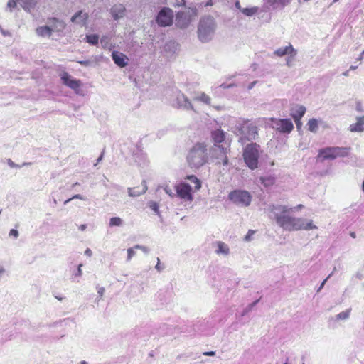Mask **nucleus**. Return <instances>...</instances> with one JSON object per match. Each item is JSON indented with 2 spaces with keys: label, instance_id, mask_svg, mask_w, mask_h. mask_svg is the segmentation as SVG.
<instances>
[{
  "label": "nucleus",
  "instance_id": "1",
  "mask_svg": "<svg viewBox=\"0 0 364 364\" xmlns=\"http://www.w3.org/2000/svg\"><path fill=\"white\" fill-rule=\"evenodd\" d=\"M292 211V208L280 204H270L267 209L269 218L284 230L291 232L318 228L311 220L291 216L290 213Z\"/></svg>",
  "mask_w": 364,
  "mask_h": 364
},
{
  "label": "nucleus",
  "instance_id": "2",
  "mask_svg": "<svg viewBox=\"0 0 364 364\" xmlns=\"http://www.w3.org/2000/svg\"><path fill=\"white\" fill-rule=\"evenodd\" d=\"M216 23L213 17L210 15L200 18L198 24V38L200 41L206 43L210 41L215 33Z\"/></svg>",
  "mask_w": 364,
  "mask_h": 364
},
{
  "label": "nucleus",
  "instance_id": "3",
  "mask_svg": "<svg viewBox=\"0 0 364 364\" xmlns=\"http://www.w3.org/2000/svg\"><path fill=\"white\" fill-rule=\"evenodd\" d=\"M234 133L240 136V141L243 139L247 141L255 140L257 136L258 128L253 124L250 123L248 120L245 119H239L235 124L233 129Z\"/></svg>",
  "mask_w": 364,
  "mask_h": 364
},
{
  "label": "nucleus",
  "instance_id": "4",
  "mask_svg": "<svg viewBox=\"0 0 364 364\" xmlns=\"http://www.w3.org/2000/svg\"><path fill=\"white\" fill-rule=\"evenodd\" d=\"M208 159L207 146L203 143L196 144L189 151L187 161L190 166L199 168L203 166Z\"/></svg>",
  "mask_w": 364,
  "mask_h": 364
},
{
  "label": "nucleus",
  "instance_id": "5",
  "mask_svg": "<svg viewBox=\"0 0 364 364\" xmlns=\"http://www.w3.org/2000/svg\"><path fill=\"white\" fill-rule=\"evenodd\" d=\"M198 14L196 6H189L178 11L176 14L175 25L181 29L187 28L197 17Z\"/></svg>",
  "mask_w": 364,
  "mask_h": 364
},
{
  "label": "nucleus",
  "instance_id": "6",
  "mask_svg": "<svg viewBox=\"0 0 364 364\" xmlns=\"http://www.w3.org/2000/svg\"><path fill=\"white\" fill-rule=\"evenodd\" d=\"M259 146L257 144L247 145L243 152V158L247 166L252 170L257 168Z\"/></svg>",
  "mask_w": 364,
  "mask_h": 364
},
{
  "label": "nucleus",
  "instance_id": "7",
  "mask_svg": "<svg viewBox=\"0 0 364 364\" xmlns=\"http://www.w3.org/2000/svg\"><path fill=\"white\" fill-rule=\"evenodd\" d=\"M349 150L350 149L347 147H326L319 150L318 157H322L323 160L335 159L337 157L347 156Z\"/></svg>",
  "mask_w": 364,
  "mask_h": 364
},
{
  "label": "nucleus",
  "instance_id": "8",
  "mask_svg": "<svg viewBox=\"0 0 364 364\" xmlns=\"http://www.w3.org/2000/svg\"><path fill=\"white\" fill-rule=\"evenodd\" d=\"M229 198L237 205L247 207L250 205L252 196L247 191L235 190L230 193Z\"/></svg>",
  "mask_w": 364,
  "mask_h": 364
},
{
  "label": "nucleus",
  "instance_id": "9",
  "mask_svg": "<svg viewBox=\"0 0 364 364\" xmlns=\"http://www.w3.org/2000/svg\"><path fill=\"white\" fill-rule=\"evenodd\" d=\"M173 10L168 7H164L159 11L156 21L160 26L166 27L171 26L173 23Z\"/></svg>",
  "mask_w": 364,
  "mask_h": 364
},
{
  "label": "nucleus",
  "instance_id": "10",
  "mask_svg": "<svg viewBox=\"0 0 364 364\" xmlns=\"http://www.w3.org/2000/svg\"><path fill=\"white\" fill-rule=\"evenodd\" d=\"M173 106L186 110H193V106L189 99L182 92L178 91L176 98L172 102Z\"/></svg>",
  "mask_w": 364,
  "mask_h": 364
},
{
  "label": "nucleus",
  "instance_id": "11",
  "mask_svg": "<svg viewBox=\"0 0 364 364\" xmlns=\"http://www.w3.org/2000/svg\"><path fill=\"white\" fill-rule=\"evenodd\" d=\"M272 127L282 133H289L294 128L293 123L289 119H272Z\"/></svg>",
  "mask_w": 364,
  "mask_h": 364
},
{
  "label": "nucleus",
  "instance_id": "12",
  "mask_svg": "<svg viewBox=\"0 0 364 364\" xmlns=\"http://www.w3.org/2000/svg\"><path fill=\"white\" fill-rule=\"evenodd\" d=\"M191 190V186L187 183H181L176 186V195L185 200H193Z\"/></svg>",
  "mask_w": 364,
  "mask_h": 364
},
{
  "label": "nucleus",
  "instance_id": "13",
  "mask_svg": "<svg viewBox=\"0 0 364 364\" xmlns=\"http://www.w3.org/2000/svg\"><path fill=\"white\" fill-rule=\"evenodd\" d=\"M61 80L64 85L73 90L75 93H79L80 88L82 85L80 80L73 78L70 75L65 72L62 74Z\"/></svg>",
  "mask_w": 364,
  "mask_h": 364
},
{
  "label": "nucleus",
  "instance_id": "14",
  "mask_svg": "<svg viewBox=\"0 0 364 364\" xmlns=\"http://www.w3.org/2000/svg\"><path fill=\"white\" fill-rule=\"evenodd\" d=\"M126 9L123 4H114L110 9V13L114 20H119L125 15Z\"/></svg>",
  "mask_w": 364,
  "mask_h": 364
},
{
  "label": "nucleus",
  "instance_id": "15",
  "mask_svg": "<svg viewBox=\"0 0 364 364\" xmlns=\"http://www.w3.org/2000/svg\"><path fill=\"white\" fill-rule=\"evenodd\" d=\"M112 58L114 63L121 68L125 67L128 63L127 57L122 53L113 51L112 53Z\"/></svg>",
  "mask_w": 364,
  "mask_h": 364
},
{
  "label": "nucleus",
  "instance_id": "16",
  "mask_svg": "<svg viewBox=\"0 0 364 364\" xmlns=\"http://www.w3.org/2000/svg\"><path fill=\"white\" fill-rule=\"evenodd\" d=\"M89 15L87 12L79 11L71 18V21L78 25L84 26L86 24Z\"/></svg>",
  "mask_w": 364,
  "mask_h": 364
},
{
  "label": "nucleus",
  "instance_id": "17",
  "mask_svg": "<svg viewBox=\"0 0 364 364\" xmlns=\"http://www.w3.org/2000/svg\"><path fill=\"white\" fill-rule=\"evenodd\" d=\"M349 130L352 132H364V115L356 117V122L349 126Z\"/></svg>",
  "mask_w": 364,
  "mask_h": 364
},
{
  "label": "nucleus",
  "instance_id": "18",
  "mask_svg": "<svg viewBox=\"0 0 364 364\" xmlns=\"http://www.w3.org/2000/svg\"><path fill=\"white\" fill-rule=\"evenodd\" d=\"M48 26L50 28L51 32H60L63 31L65 27L63 21H59L56 18L50 20Z\"/></svg>",
  "mask_w": 364,
  "mask_h": 364
},
{
  "label": "nucleus",
  "instance_id": "19",
  "mask_svg": "<svg viewBox=\"0 0 364 364\" xmlns=\"http://www.w3.org/2000/svg\"><path fill=\"white\" fill-rule=\"evenodd\" d=\"M295 53V49L292 46V45L289 44L285 47H281L275 50L273 54L277 57H283L284 55H288L289 53Z\"/></svg>",
  "mask_w": 364,
  "mask_h": 364
},
{
  "label": "nucleus",
  "instance_id": "20",
  "mask_svg": "<svg viewBox=\"0 0 364 364\" xmlns=\"http://www.w3.org/2000/svg\"><path fill=\"white\" fill-rule=\"evenodd\" d=\"M305 112V107L303 105H297L293 108L291 114L294 118V121H299L301 120V117L304 115Z\"/></svg>",
  "mask_w": 364,
  "mask_h": 364
},
{
  "label": "nucleus",
  "instance_id": "21",
  "mask_svg": "<svg viewBox=\"0 0 364 364\" xmlns=\"http://www.w3.org/2000/svg\"><path fill=\"white\" fill-rule=\"evenodd\" d=\"M178 50V44L174 41H169L164 46V50L168 55H172Z\"/></svg>",
  "mask_w": 364,
  "mask_h": 364
},
{
  "label": "nucleus",
  "instance_id": "22",
  "mask_svg": "<svg viewBox=\"0 0 364 364\" xmlns=\"http://www.w3.org/2000/svg\"><path fill=\"white\" fill-rule=\"evenodd\" d=\"M291 0H267V3L273 9L284 8L290 4Z\"/></svg>",
  "mask_w": 364,
  "mask_h": 364
},
{
  "label": "nucleus",
  "instance_id": "23",
  "mask_svg": "<svg viewBox=\"0 0 364 364\" xmlns=\"http://www.w3.org/2000/svg\"><path fill=\"white\" fill-rule=\"evenodd\" d=\"M212 138L215 144L223 142L225 139V133L221 129H217L212 132Z\"/></svg>",
  "mask_w": 364,
  "mask_h": 364
},
{
  "label": "nucleus",
  "instance_id": "24",
  "mask_svg": "<svg viewBox=\"0 0 364 364\" xmlns=\"http://www.w3.org/2000/svg\"><path fill=\"white\" fill-rule=\"evenodd\" d=\"M142 185H143V187H142L141 190H140V191L136 190V188H128L129 196L130 197H136V196H139L145 193L147 190V186L146 185L145 181H142Z\"/></svg>",
  "mask_w": 364,
  "mask_h": 364
},
{
  "label": "nucleus",
  "instance_id": "25",
  "mask_svg": "<svg viewBox=\"0 0 364 364\" xmlns=\"http://www.w3.org/2000/svg\"><path fill=\"white\" fill-rule=\"evenodd\" d=\"M217 250H215V252L218 255H223L225 256H227L230 254V248L228 245L223 242H217Z\"/></svg>",
  "mask_w": 364,
  "mask_h": 364
},
{
  "label": "nucleus",
  "instance_id": "26",
  "mask_svg": "<svg viewBox=\"0 0 364 364\" xmlns=\"http://www.w3.org/2000/svg\"><path fill=\"white\" fill-rule=\"evenodd\" d=\"M36 34L41 37H50L51 36L50 28L47 26H39L36 30Z\"/></svg>",
  "mask_w": 364,
  "mask_h": 364
},
{
  "label": "nucleus",
  "instance_id": "27",
  "mask_svg": "<svg viewBox=\"0 0 364 364\" xmlns=\"http://www.w3.org/2000/svg\"><path fill=\"white\" fill-rule=\"evenodd\" d=\"M194 100L200 101L205 105H210L211 102V98L209 95L205 92H199L194 97Z\"/></svg>",
  "mask_w": 364,
  "mask_h": 364
},
{
  "label": "nucleus",
  "instance_id": "28",
  "mask_svg": "<svg viewBox=\"0 0 364 364\" xmlns=\"http://www.w3.org/2000/svg\"><path fill=\"white\" fill-rule=\"evenodd\" d=\"M307 127L311 132L316 133L318 128V120L315 118L310 119L307 123Z\"/></svg>",
  "mask_w": 364,
  "mask_h": 364
},
{
  "label": "nucleus",
  "instance_id": "29",
  "mask_svg": "<svg viewBox=\"0 0 364 364\" xmlns=\"http://www.w3.org/2000/svg\"><path fill=\"white\" fill-rule=\"evenodd\" d=\"M259 8L257 6H252L250 8H244L241 9V12L246 16H252L258 13Z\"/></svg>",
  "mask_w": 364,
  "mask_h": 364
},
{
  "label": "nucleus",
  "instance_id": "30",
  "mask_svg": "<svg viewBox=\"0 0 364 364\" xmlns=\"http://www.w3.org/2000/svg\"><path fill=\"white\" fill-rule=\"evenodd\" d=\"M259 180L265 187H269L275 183L274 177L270 176L261 177Z\"/></svg>",
  "mask_w": 364,
  "mask_h": 364
},
{
  "label": "nucleus",
  "instance_id": "31",
  "mask_svg": "<svg viewBox=\"0 0 364 364\" xmlns=\"http://www.w3.org/2000/svg\"><path fill=\"white\" fill-rule=\"evenodd\" d=\"M25 10H30L36 5L37 0H21Z\"/></svg>",
  "mask_w": 364,
  "mask_h": 364
},
{
  "label": "nucleus",
  "instance_id": "32",
  "mask_svg": "<svg viewBox=\"0 0 364 364\" xmlns=\"http://www.w3.org/2000/svg\"><path fill=\"white\" fill-rule=\"evenodd\" d=\"M85 38L87 43L93 46L97 45L99 41V36L96 34L87 35Z\"/></svg>",
  "mask_w": 364,
  "mask_h": 364
},
{
  "label": "nucleus",
  "instance_id": "33",
  "mask_svg": "<svg viewBox=\"0 0 364 364\" xmlns=\"http://www.w3.org/2000/svg\"><path fill=\"white\" fill-rule=\"evenodd\" d=\"M187 178L194 184V188L195 190L198 191L201 187L200 181L193 175L188 176Z\"/></svg>",
  "mask_w": 364,
  "mask_h": 364
},
{
  "label": "nucleus",
  "instance_id": "34",
  "mask_svg": "<svg viewBox=\"0 0 364 364\" xmlns=\"http://www.w3.org/2000/svg\"><path fill=\"white\" fill-rule=\"evenodd\" d=\"M350 309L342 311L336 316V320H346L349 318L350 314Z\"/></svg>",
  "mask_w": 364,
  "mask_h": 364
},
{
  "label": "nucleus",
  "instance_id": "35",
  "mask_svg": "<svg viewBox=\"0 0 364 364\" xmlns=\"http://www.w3.org/2000/svg\"><path fill=\"white\" fill-rule=\"evenodd\" d=\"M122 223H123V221H122V218H120L119 217H114V218H110L109 224V226H111V227H114V226L119 227L122 225Z\"/></svg>",
  "mask_w": 364,
  "mask_h": 364
},
{
  "label": "nucleus",
  "instance_id": "36",
  "mask_svg": "<svg viewBox=\"0 0 364 364\" xmlns=\"http://www.w3.org/2000/svg\"><path fill=\"white\" fill-rule=\"evenodd\" d=\"M297 55V50L295 49V53H289L286 59V65L288 67H291L296 55Z\"/></svg>",
  "mask_w": 364,
  "mask_h": 364
},
{
  "label": "nucleus",
  "instance_id": "37",
  "mask_svg": "<svg viewBox=\"0 0 364 364\" xmlns=\"http://www.w3.org/2000/svg\"><path fill=\"white\" fill-rule=\"evenodd\" d=\"M149 207L154 210L157 215H159V205L157 203L154 201H150L149 203Z\"/></svg>",
  "mask_w": 364,
  "mask_h": 364
},
{
  "label": "nucleus",
  "instance_id": "38",
  "mask_svg": "<svg viewBox=\"0 0 364 364\" xmlns=\"http://www.w3.org/2000/svg\"><path fill=\"white\" fill-rule=\"evenodd\" d=\"M73 199H80V200H85L86 198H85L84 196H82L80 194H76V195H74L72 198L66 200L64 203L67 204L68 202H70V200H72Z\"/></svg>",
  "mask_w": 364,
  "mask_h": 364
},
{
  "label": "nucleus",
  "instance_id": "39",
  "mask_svg": "<svg viewBox=\"0 0 364 364\" xmlns=\"http://www.w3.org/2000/svg\"><path fill=\"white\" fill-rule=\"evenodd\" d=\"M134 249L141 250V251H143L144 253L147 254L149 252V250L148 247L139 245H136L134 247Z\"/></svg>",
  "mask_w": 364,
  "mask_h": 364
},
{
  "label": "nucleus",
  "instance_id": "40",
  "mask_svg": "<svg viewBox=\"0 0 364 364\" xmlns=\"http://www.w3.org/2000/svg\"><path fill=\"white\" fill-rule=\"evenodd\" d=\"M134 248H129L127 250V261H129L132 257L134 256L135 252L134 250Z\"/></svg>",
  "mask_w": 364,
  "mask_h": 364
},
{
  "label": "nucleus",
  "instance_id": "41",
  "mask_svg": "<svg viewBox=\"0 0 364 364\" xmlns=\"http://www.w3.org/2000/svg\"><path fill=\"white\" fill-rule=\"evenodd\" d=\"M164 190L166 192V193L168 194L170 197L173 198L175 196V193L168 186H165L164 188Z\"/></svg>",
  "mask_w": 364,
  "mask_h": 364
},
{
  "label": "nucleus",
  "instance_id": "42",
  "mask_svg": "<svg viewBox=\"0 0 364 364\" xmlns=\"http://www.w3.org/2000/svg\"><path fill=\"white\" fill-rule=\"evenodd\" d=\"M255 234V231L254 230H250L247 234V235L245 237V240L246 242H249L252 240V235Z\"/></svg>",
  "mask_w": 364,
  "mask_h": 364
},
{
  "label": "nucleus",
  "instance_id": "43",
  "mask_svg": "<svg viewBox=\"0 0 364 364\" xmlns=\"http://www.w3.org/2000/svg\"><path fill=\"white\" fill-rule=\"evenodd\" d=\"M185 0H175V2L173 3L174 6H181L185 5Z\"/></svg>",
  "mask_w": 364,
  "mask_h": 364
},
{
  "label": "nucleus",
  "instance_id": "44",
  "mask_svg": "<svg viewBox=\"0 0 364 364\" xmlns=\"http://www.w3.org/2000/svg\"><path fill=\"white\" fill-rule=\"evenodd\" d=\"M97 293L99 294V296L101 298L105 291V289L103 287H97Z\"/></svg>",
  "mask_w": 364,
  "mask_h": 364
},
{
  "label": "nucleus",
  "instance_id": "45",
  "mask_svg": "<svg viewBox=\"0 0 364 364\" xmlns=\"http://www.w3.org/2000/svg\"><path fill=\"white\" fill-rule=\"evenodd\" d=\"M82 264H79V266L77 267V272L75 274V276H76V277H81L82 276Z\"/></svg>",
  "mask_w": 364,
  "mask_h": 364
},
{
  "label": "nucleus",
  "instance_id": "46",
  "mask_svg": "<svg viewBox=\"0 0 364 364\" xmlns=\"http://www.w3.org/2000/svg\"><path fill=\"white\" fill-rule=\"evenodd\" d=\"M9 235L16 238L18 236V232L16 230L12 229L10 230Z\"/></svg>",
  "mask_w": 364,
  "mask_h": 364
},
{
  "label": "nucleus",
  "instance_id": "47",
  "mask_svg": "<svg viewBox=\"0 0 364 364\" xmlns=\"http://www.w3.org/2000/svg\"><path fill=\"white\" fill-rule=\"evenodd\" d=\"M16 6V3L14 0H9L7 6L9 8H14Z\"/></svg>",
  "mask_w": 364,
  "mask_h": 364
},
{
  "label": "nucleus",
  "instance_id": "48",
  "mask_svg": "<svg viewBox=\"0 0 364 364\" xmlns=\"http://www.w3.org/2000/svg\"><path fill=\"white\" fill-rule=\"evenodd\" d=\"M257 301H255L254 303H252V304H250L246 309L244 310V312L242 314V315H245V314H247L248 311H250L252 308L254 306V305L257 303Z\"/></svg>",
  "mask_w": 364,
  "mask_h": 364
},
{
  "label": "nucleus",
  "instance_id": "49",
  "mask_svg": "<svg viewBox=\"0 0 364 364\" xmlns=\"http://www.w3.org/2000/svg\"><path fill=\"white\" fill-rule=\"evenodd\" d=\"M203 354L205 356H214L215 355V351H205Z\"/></svg>",
  "mask_w": 364,
  "mask_h": 364
},
{
  "label": "nucleus",
  "instance_id": "50",
  "mask_svg": "<svg viewBox=\"0 0 364 364\" xmlns=\"http://www.w3.org/2000/svg\"><path fill=\"white\" fill-rule=\"evenodd\" d=\"M355 109H356V110L358 112H363V107H362V105H361L360 102H358L356 104V108Z\"/></svg>",
  "mask_w": 364,
  "mask_h": 364
},
{
  "label": "nucleus",
  "instance_id": "51",
  "mask_svg": "<svg viewBox=\"0 0 364 364\" xmlns=\"http://www.w3.org/2000/svg\"><path fill=\"white\" fill-rule=\"evenodd\" d=\"M332 274H333V273L330 274L328 275V277L327 278H326V279L323 281V282L321 283V286H320V287H319V289H318V291H320V290L323 287V286H324L325 283L326 282V281L328 280V278L332 275Z\"/></svg>",
  "mask_w": 364,
  "mask_h": 364
},
{
  "label": "nucleus",
  "instance_id": "52",
  "mask_svg": "<svg viewBox=\"0 0 364 364\" xmlns=\"http://www.w3.org/2000/svg\"><path fill=\"white\" fill-rule=\"evenodd\" d=\"M80 65L84 66H88L90 64V62L89 60H82L78 62Z\"/></svg>",
  "mask_w": 364,
  "mask_h": 364
},
{
  "label": "nucleus",
  "instance_id": "53",
  "mask_svg": "<svg viewBox=\"0 0 364 364\" xmlns=\"http://www.w3.org/2000/svg\"><path fill=\"white\" fill-rule=\"evenodd\" d=\"M155 267L159 272H161L163 269V268L160 265V260L159 258H157V264L156 265Z\"/></svg>",
  "mask_w": 364,
  "mask_h": 364
},
{
  "label": "nucleus",
  "instance_id": "54",
  "mask_svg": "<svg viewBox=\"0 0 364 364\" xmlns=\"http://www.w3.org/2000/svg\"><path fill=\"white\" fill-rule=\"evenodd\" d=\"M8 164L10 167H19L18 166L16 165L11 159L8 160Z\"/></svg>",
  "mask_w": 364,
  "mask_h": 364
},
{
  "label": "nucleus",
  "instance_id": "55",
  "mask_svg": "<svg viewBox=\"0 0 364 364\" xmlns=\"http://www.w3.org/2000/svg\"><path fill=\"white\" fill-rule=\"evenodd\" d=\"M233 86H234V85H232V84H229V85L222 84V85H220V87H221L225 88V89L230 88V87H233Z\"/></svg>",
  "mask_w": 364,
  "mask_h": 364
},
{
  "label": "nucleus",
  "instance_id": "56",
  "mask_svg": "<svg viewBox=\"0 0 364 364\" xmlns=\"http://www.w3.org/2000/svg\"><path fill=\"white\" fill-rule=\"evenodd\" d=\"M213 4H214V3H213V0H208V1L204 4V6H213Z\"/></svg>",
  "mask_w": 364,
  "mask_h": 364
},
{
  "label": "nucleus",
  "instance_id": "57",
  "mask_svg": "<svg viewBox=\"0 0 364 364\" xmlns=\"http://www.w3.org/2000/svg\"><path fill=\"white\" fill-rule=\"evenodd\" d=\"M85 254L89 257H90L92 254V250L89 248H87L85 251Z\"/></svg>",
  "mask_w": 364,
  "mask_h": 364
},
{
  "label": "nucleus",
  "instance_id": "58",
  "mask_svg": "<svg viewBox=\"0 0 364 364\" xmlns=\"http://www.w3.org/2000/svg\"><path fill=\"white\" fill-rule=\"evenodd\" d=\"M257 83V81H254L252 82H251L249 86H248V90H251L252 88H253V87L256 85Z\"/></svg>",
  "mask_w": 364,
  "mask_h": 364
},
{
  "label": "nucleus",
  "instance_id": "59",
  "mask_svg": "<svg viewBox=\"0 0 364 364\" xmlns=\"http://www.w3.org/2000/svg\"><path fill=\"white\" fill-rule=\"evenodd\" d=\"M235 7L241 11L243 8L241 7L239 1H237L235 4Z\"/></svg>",
  "mask_w": 364,
  "mask_h": 364
},
{
  "label": "nucleus",
  "instance_id": "60",
  "mask_svg": "<svg viewBox=\"0 0 364 364\" xmlns=\"http://www.w3.org/2000/svg\"><path fill=\"white\" fill-rule=\"evenodd\" d=\"M303 205L300 204V205H298L296 207H294V208H293V211L294 210H301V208H303Z\"/></svg>",
  "mask_w": 364,
  "mask_h": 364
},
{
  "label": "nucleus",
  "instance_id": "61",
  "mask_svg": "<svg viewBox=\"0 0 364 364\" xmlns=\"http://www.w3.org/2000/svg\"><path fill=\"white\" fill-rule=\"evenodd\" d=\"M87 228V225L85 224H82L81 225H80L79 227V230H80L81 231H84Z\"/></svg>",
  "mask_w": 364,
  "mask_h": 364
},
{
  "label": "nucleus",
  "instance_id": "62",
  "mask_svg": "<svg viewBox=\"0 0 364 364\" xmlns=\"http://www.w3.org/2000/svg\"><path fill=\"white\" fill-rule=\"evenodd\" d=\"M102 157H103V153L101 154V155L100 156V157L97 159V162L96 164H95V166H97V164L101 161V160L102 159Z\"/></svg>",
  "mask_w": 364,
  "mask_h": 364
},
{
  "label": "nucleus",
  "instance_id": "63",
  "mask_svg": "<svg viewBox=\"0 0 364 364\" xmlns=\"http://www.w3.org/2000/svg\"><path fill=\"white\" fill-rule=\"evenodd\" d=\"M342 75L345 77L349 76V70H346L342 73Z\"/></svg>",
  "mask_w": 364,
  "mask_h": 364
},
{
  "label": "nucleus",
  "instance_id": "64",
  "mask_svg": "<svg viewBox=\"0 0 364 364\" xmlns=\"http://www.w3.org/2000/svg\"><path fill=\"white\" fill-rule=\"evenodd\" d=\"M223 163L224 165H228V158L226 156L223 159Z\"/></svg>",
  "mask_w": 364,
  "mask_h": 364
}]
</instances>
